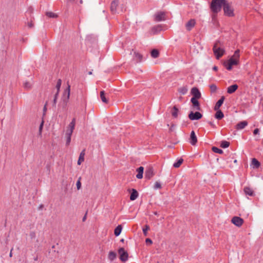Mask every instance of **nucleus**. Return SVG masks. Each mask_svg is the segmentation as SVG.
Instances as JSON below:
<instances>
[{
  "label": "nucleus",
  "instance_id": "nucleus-1",
  "mask_svg": "<svg viewBox=\"0 0 263 263\" xmlns=\"http://www.w3.org/2000/svg\"><path fill=\"white\" fill-rule=\"evenodd\" d=\"M70 86L68 85L65 93L63 95L62 101L58 105V113L60 114V117L63 115H67V104L70 97Z\"/></svg>",
  "mask_w": 263,
  "mask_h": 263
},
{
  "label": "nucleus",
  "instance_id": "nucleus-2",
  "mask_svg": "<svg viewBox=\"0 0 263 263\" xmlns=\"http://www.w3.org/2000/svg\"><path fill=\"white\" fill-rule=\"evenodd\" d=\"M227 2V0H212L210 6L211 10L214 13H218Z\"/></svg>",
  "mask_w": 263,
  "mask_h": 263
},
{
  "label": "nucleus",
  "instance_id": "nucleus-3",
  "mask_svg": "<svg viewBox=\"0 0 263 263\" xmlns=\"http://www.w3.org/2000/svg\"><path fill=\"white\" fill-rule=\"evenodd\" d=\"M223 9L226 15L229 17L234 16V9L228 2L223 6Z\"/></svg>",
  "mask_w": 263,
  "mask_h": 263
},
{
  "label": "nucleus",
  "instance_id": "nucleus-4",
  "mask_svg": "<svg viewBox=\"0 0 263 263\" xmlns=\"http://www.w3.org/2000/svg\"><path fill=\"white\" fill-rule=\"evenodd\" d=\"M118 253L119 254V258L122 261L125 262L127 260L128 254L123 248H120L118 250Z\"/></svg>",
  "mask_w": 263,
  "mask_h": 263
},
{
  "label": "nucleus",
  "instance_id": "nucleus-5",
  "mask_svg": "<svg viewBox=\"0 0 263 263\" xmlns=\"http://www.w3.org/2000/svg\"><path fill=\"white\" fill-rule=\"evenodd\" d=\"M213 50L217 59L221 58L224 53V50L220 47H217L216 45H214Z\"/></svg>",
  "mask_w": 263,
  "mask_h": 263
},
{
  "label": "nucleus",
  "instance_id": "nucleus-6",
  "mask_svg": "<svg viewBox=\"0 0 263 263\" xmlns=\"http://www.w3.org/2000/svg\"><path fill=\"white\" fill-rule=\"evenodd\" d=\"M202 117V115L199 111H191L189 114V118L191 120H198Z\"/></svg>",
  "mask_w": 263,
  "mask_h": 263
},
{
  "label": "nucleus",
  "instance_id": "nucleus-7",
  "mask_svg": "<svg viewBox=\"0 0 263 263\" xmlns=\"http://www.w3.org/2000/svg\"><path fill=\"white\" fill-rule=\"evenodd\" d=\"M154 20L156 22L165 20V13L163 11L158 12L154 15Z\"/></svg>",
  "mask_w": 263,
  "mask_h": 263
},
{
  "label": "nucleus",
  "instance_id": "nucleus-8",
  "mask_svg": "<svg viewBox=\"0 0 263 263\" xmlns=\"http://www.w3.org/2000/svg\"><path fill=\"white\" fill-rule=\"evenodd\" d=\"M231 222L236 226L240 227L243 224V220L239 217L234 216L232 218Z\"/></svg>",
  "mask_w": 263,
  "mask_h": 263
},
{
  "label": "nucleus",
  "instance_id": "nucleus-9",
  "mask_svg": "<svg viewBox=\"0 0 263 263\" xmlns=\"http://www.w3.org/2000/svg\"><path fill=\"white\" fill-rule=\"evenodd\" d=\"M198 99H196L195 98H192L191 99V102L192 103L193 109L197 110H200L201 108L200 106L199 102L198 101Z\"/></svg>",
  "mask_w": 263,
  "mask_h": 263
},
{
  "label": "nucleus",
  "instance_id": "nucleus-10",
  "mask_svg": "<svg viewBox=\"0 0 263 263\" xmlns=\"http://www.w3.org/2000/svg\"><path fill=\"white\" fill-rule=\"evenodd\" d=\"M191 94L193 95L192 98L196 99H200L201 97V93L197 87H193L191 89Z\"/></svg>",
  "mask_w": 263,
  "mask_h": 263
},
{
  "label": "nucleus",
  "instance_id": "nucleus-11",
  "mask_svg": "<svg viewBox=\"0 0 263 263\" xmlns=\"http://www.w3.org/2000/svg\"><path fill=\"white\" fill-rule=\"evenodd\" d=\"M154 175V173L152 167H148L146 170L145 172V178L146 179L149 180L151 179Z\"/></svg>",
  "mask_w": 263,
  "mask_h": 263
},
{
  "label": "nucleus",
  "instance_id": "nucleus-12",
  "mask_svg": "<svg viewBox=\"0 0 263 263\" xmlns=\"http://www.w3.org/2000/svg\"><path fill=\"white\" fill-rule=\"evenodd\" d=\"M197 142V138L194 131H192L190 137V143L192 145H195Z\"/></svg>",
  "mask_w": 263,
  "mask_h": 263
},
{
  "label": "nucleus",
  "instance_id": "nucleus-13",
  "mask_svg": "<svg viewBox=\"0 0 263 263\" xmlns=\"http://www.w3.org/2000/svg\"><path fill=\"white\" fill-rule=\"evenodd\" d=\"M119 0H114L111 2L110 5V11L112 13H116L117 11V7L118 5Z\"/></svg>",
  "mask_w": 263,
  "mask_h": 263
},
{
  "label": "nucleus",
  "instance_id": "nucleus-14",
  "mask_svg": "<svg viewBox=\"0 0 263 263\" xmlns=\"http://www.w3.org/2000/svg\"><path fill=\"white\" fill-rule=\"evenodd\" d=\"M196 24V21L194 19H191L189 20L185 25L186 29L188 31L191 30V29L195 26Z\"/></svg>",
  "mask_w": 263,
  "mask_h": 263
},
{
  "label": "nucleus",
  "instance_id": "nucleus-15",
  "mask_svg": "<svg viewBox=\"0 0 263 263\" xmlns=\"http://www.w3.org/2000/svg\"><path fill=\"white\" fill-rule=\"evenodd\" d=\"M224 99L225 97L224 96H222L220 99L216 102L214 108L215 110H218L219 109V108L223 103Z\"/></svg>",
  "mask_w": 263,
  "mask_h": 263
},
{
  "label": "nucleus",
  "instance_id": "nucleus-16",
  "mask_svg": "<svg viewBox=\"0 0 263 263\" xmlns=\"http://www.w3.org/2000/svg\"><path fill=\"white\" fill-rule=\"evenodd\" d=\"M248 122L246 121H243L239 122L236 125V128L237 130L242 129L245 128L246 126L248 125Z\"/></svg>",
  "mask_w": 263,
  "mask_h": 263
},
{
  "label": "nucleus",
  "instance_id": "nucleus-17",
  "mask_svg": "<svg viewBox=\"0 0 263 263\" xmlns=\"http://www.w3.org/2000/svg\"><path fill=\"white\" fill-rule=\"evenodd\" d=\"M243 191L246 195L250 196H254L255 195L254 191L249 187H245L243 189Z\"/></svg>",
  "mask_w": 263,
  "mask_h": 263
},
{
  "label": "nucleus",
  "instance_id": "nucleus-18",
  "mask_svg": "<svg viewBox=\"0 0 263 263\" xmlns=\"http://www.w3.org/2000/svg\"><path fill=\"white\" fill-rule=\"evenodd\" d=\"M143 56L141 54L134 51V60L136 61L137 63L141 62L142 61Z\"/></svg>",
  "mask_w": 263,
  "mask_h": 263
},
{
  "label": "nucleus",
  "instance_id": "nucleus-19",
  "mask_svg": "<svg viewBox=\"0 0 263 263\" xmlns=\"http://www.w3.org/2000/svg\"><path fill=\"white\" fill-rule=\"evenodd\" d=\"M238 88V86L237 84H233L227 88V92L229 94L234 93Z\"/></svg>",
  "mask_w": 263,
  "mask_h": 263
},
{
  "label": "nucleus",
  "instance_id": "nucleus-20",
  "mask_svg": "<svg viewBox=\"0 0 263 263\" xmlns=\"http://www.w3.org/2000/svg\"><path fill=\"white\" fill-rule=\"evenodd\" d=\"M136 172L138 173L136 177L138 179H142L143 178L144 167L143 166H140L136 170Z\"/></svg>",
  "mask_w": 263,
  "mask_h": 263
},
{
  "label": "nucleus",
  "instance_id": "nucleus-21",
  "mask_svg": "<svg viewBox=\"0 0 263 263\" xmlns=\"http://www.w3.org/2000/svg\"><path fill=\"white\" fill-rule=\"evenodd\" d=\"M260 166V163L256 159L253 158L251 164V166L253 168H258Z\"/></svg>",
  "mask_w": 263,
  "mask_h": 263
},
{
  "label": "nucleus",
  "instance_id": "nucleus-22",
  "mask_svg": "<svg viewBox=\"0 0 263 263\" xmlns=\"http://www.w3.org/2000/svg\"><path fill=\"white\" fill-rule=\"evenodd\" d=\"M138 196V193L137 191L134 189L132 190V192L130 195V199L132 201L137 199Z\"/></svg>",
  "mask_w": 263,
  "mask_h": 263
},
{
  "label": "nucleus",
  "instance_id": "nucleus-23",
  "mask_svg": "<svg viewBox=\"0 0 263 263\" xmlns=\"http://www.w3.org/2000/svg\"><path fill=\"white\" fill-rule=\"evenodd\" d=\"M171 112L173 118H177L178 117L179 109L176 106H174L172 108Z\"/></svg>",
  "mask_w": 263,
  "mask_h": 263
},
{
  "label": "nucleus",
  "instance_id": "nucleus-24",
  "mask_svg": "<svg viewBox=\"0 0 263 263\" xmlns=\"http://www.w3.org/2000/svg\"><path fill=\"white\" fill-rule=\"evenodd\" d=\"M85 149H83L80 154L79 159L77 162L78 165H80L82 163V162L84 161V156L85 155Z\"/></svg>",
  "mask_w": 263,
  "mask_h": 263
},
{
  "label": "nucleus",
  "instance_id": "nucleus-25",
  "mask_svg": "<svg viewBox=\"0 0 263 263\" xmlns=\"http://www.w3.org/2000/svg\"><path fill=\"white\" fill-rule=\"evenodd\" d=\"M216 112L215 115V118L218 120H221L224 117L223 113L220 109L216 110Z\"/></svg>",
  "mask_w": 263,
  "mask_h": 263
},
{
  "label": "nucleus",
  "instance_id": "nucleus-26",
  "mask_svg": "<svg viewBox=\"0 0 263 263\" xmlns=\"http://www.w3.org/2000/svg\"><path fill=\"white\" fill-rule=\"evenodd\" d=\"M239 60L237 59H235L233 57H231L228 61V62L230 63L232 66L237 65L238 63Z\"/></svg>",
  "mask_w": 263,
  "mask_h": 263
},
{
  "label": "nucleus",
  "instance_id": "nucleus-27",
  "mask_svg": "<svg viewBox=\"0 0 263 263\" xmlns=\"http://www.w3.org/2000/svg\"><path fill=\"white\" fill-rule=\"evenodd\" d=\"M122 229V227L121 225H118L114 230V234L115 236H119L121 233Z\"/></svg>",
  "mask_w": 263,
  "mask_h": 263
},
{
  "label": "nucleus",
  "instance_id": "nucleus-28",
  "mask_svg": "<svg viewBox=\"0 0 263 263\" xmlns=\"http://www.w3.org/2000/svg\"><path fill=\"white\" fill-rule=\"evenodd\" d=\"M117 257V254L116 252L114 251H110L108 254V259L111 260L113 261L116 259Z\"/></svg>",
  "mask_w": 263,
  "mask_h": 263
},
{
  "label": "nucleus",
  "instance_id": "nucleus-29",
  "mask_svg": "<svg viewBox=\"0 0 263 263\" xmlns=\"http://www.w3.org/2000/svg\"><path fill=\"white\" fill-rule=\"evenodd\" d=\"M151 54L153 58H157L159 57V52L157 49H154L151 51Z\"/></svg>",
  "mask_w": 263,
  "mask_h": 263
},
{
  "label": "nucleus",
  "instance_id": "nucleus-30",
  "mask_svg": "<svg viewBox=\"0 0 263 263\" xmlns=\"http://www.w3.org/2000/svg\"><path fill=\"white\" fill-rule=\"evenodd\" d=\"M100 98L103 102L107 103L108 102V100L105 97V93L104 90H102L100 92Z\"/></svg>",
  "mask_w": 263,
  "mask_h": 263
},
{
  "label": "nucleus",
  "instance_id": "nucleus-31",
  "mask_svg": "<svg viewBox=\"0 0 263 263\" xmlns=\"http://www.w3.org/2000/svg\"><path fill=\"white\" fill-rule=\"evenodd\" d=\"M178 92L181 95H185L187 92V88L186 86H183L178 89Z\"/></svg>",
  "mask_w": 263,
  "mask_h": 263
},
{
  "label": "nucleus",
  "instance_id": "nucleus-32",
  "mask_svg": "<svg viewBox=\"0 0 263 263\" xmlns=\"http://www.w3.org/2000/svg\"><path fill=\"white\" fill-rule=\"evenodd\" d=\"M183 160L182 159H179L176 162L173 164V166L175 168L179 167L182 163Z\"/></svg>",
  "mask_w": 263,
  "mask_h": 263
},
{
  "label": "nucleus",
  "instance_id": "nucleus-33",
  "mask_svg": "<svg viewBox=\"0 0 263 263\" xmlns=\"http://www.w3.org/2000/svg\"><path fill=\"white\" fill-rule=\"evenodd\" d=\"M230 146V142L227 141L223 140L222 141L220 144V146L222 148H226Z\"/></svg>",
  "mask_w": 263,
  "mask_h": 263
},
{
  "label": "nucleus",
  "instance_id": "nucleus-34",
  "mask_svg": "<svg viewBox=\"0 0 263 263\" xmlns=\"http://www.w3.org/2000/svg\"><path fill=\"white\" fill-rule=\"evenodd\" d=\"M76 124V119L73 118L71 122L69 123L68 128H70L71 129L73 130L74 129Z\"/></svg>",
  "mask_w": 263,
  "mask_h": 263
},
{
  "label": "nucleus",
  "instance_id": "nucleus-35",
  "mask_svg": "<svg viewBox=\"0 0 263 263\" xmlns=\"http://www.w3.org/2000/svg\"><path fill=\"white\" fill-rule=\"evenodd\" d=\"M161 29V26L160 25L155 26L152 28V31L154 34L157 32V31H160Z\"/></svg>",
  "mask_w": 263,
  "mask_h": 263
},
{
  "label": "nucleus",
  "instance_id": "nucleus-36",
  "mask_svg": "<svg viewBox=\"0 0 263 263\" xmlns=\"http://www.w3.org/2000/svg\"><path fill=\"white\" fill-rule=\"evenodd\" d=\"M212 149L215 153L221 154L223 153V152L222 149H221L217 147H215V146H213L212 147Z\"/></svg>",
  "mask_w": 263,
  "mask_h": 263
},
{
  "label": "nucleus",
  "instance_id": "nucleus-37",
  "mask_svg": "<svg viewBox=\"0 0 263 263\" xmlns=\"http://www.w3.org/2000/svg\"><path fill=\"white\" fill-rule=\"evenodd\" d=\"M46 15L50 18H56L58 17V15L57 14H55L53 12H47L46 13Z\"/></svg>",
  "mask_w": 263,
  "mask_h": 263
},
{
  "label": "nucleus",
  "instance_id": "nucleus-38",
  "mask_svg": "<svg viewBox=\"0 0 263 263\" xmlns=\"http://www.w3.org/2000/svg\"><path fill=\"white\" fill-rule=\"evenodd\" d=\"M24 87L27 90L30 89L32 87V84L29 82H26L24 83Z\"/></svg>",
  "mask_w": 263,
  "mask_h": 263
},
{
  "label": "nucleus",
  "instance_id": "nucleus-39",
  "mask_svg": "<svg viewBox=\"0 0 263 263\" xmlns=\"http://www.w3.org/2000/svg\"><path fill=\"white\" fill-rule=\"evenodd\" d=\"M149 230V227L148 225H145L143 228L142 231L143 234L145 236L147 235V231Z\"/></svg>",
  "mask_w": 263,
  "mask_h": 263
},
{
  "label": "nucleus",
  "instance_id": "nucleus-40",
  "mask_svg": "<svg viewBox=\"0 0 263 263\" xmlns=\"http://www.w3.org/2000/svg\"><path fill=\"white\" fill-rule=\"evenodd\" d=\"M44 123V121L43 120H42L41 123H40V125L39 126V135L40 136L42 135Z\"/></svg>",
  "mask_w": 263,
  "mask_h": 263
},
{
  "label": "nucleus",
  "instance_id": "nucleus-41",
  "mask_svg": "<svg viewBox=\"0 0 263 263\" xmlns=\"http://www.w3.org/2000/svg\"><path fill=\"white\" fill-rule=\"evenodd\" d=\"M239 52H240V50L239 49L236 50L235 51L234 55L232 57H233L234 58L237 59V60H239V56H240Z\"/></svg>",
  "mask_w": 263,
  "mask_h": 263
},
{
  "label": "nucleus",
  "instance_id": "nucleus-42",
  "mask_svg": "<svg viewBox=\"0 0 263 263\" xmlns=\"http://www.w3.org/2000/svg\"><path fill=\"white\" fill-rule=\"evenodd\" d=\"M224 66L226 67L227 70H231L232 69V66L230 63L228 62H225L223 63Z\"/></svg>",
  "mask_w": 263,
  "mask_h": 263
},
{
  "label": "nucleus",
  "instance_id": "nucleus-43",
  "mask_svg": "<svg viewBox=\"0 0 263 263\" xmlns=\"http://www.w3.org/2000/svg\"><path fill=\"white\" fill-rule=\"evenodd\" d=\"M210 88L211 89V91L212 92H214L216 91L217 90V86L215 84H211L210 86Z\"/></svg>",
  "mask_w": 263,
  "mask_h": 263
},
{
  "label": "nucleus",
  "instance_id": "nucleus-44",
  "mask_svg": "<svg viewBox=\"0 0 263 263\" xmlns=\"http://www.w3.org/2000/svg\"><path fill=\"white\" fill-rule=\"evenodd\" d=\"M61 84H62L61 80V79H59L58 80V82H57V85H56V88H57L58 91H60V87H61Z\"/></svg>",
  "mask_w": 263,
  "mask_h": 263
},
{
  "label": "nucleus",
  "instance_id": "nucleus-45",
  "mask_svg": "<svg viewBox=\"0 0 263 263\" xmlns=\"http://www.w3.org/2000/svg\"><path fill=\"white\" fill-rule=\"evenodd\" d=\"M73 131V130L71 129L70 128H68L65 134L66 136H71Z\"/></svg>",
  "mask_w": 263,
  "mask_h": 263
},
{
  "label": "nucleus",
  "instance_id": "nucleus-46",
  "mask_svg": "<svg viewBox=\"0 0 263 263\" xmlns=\"http://www.w3.org/2000/svg\"><path fill=\"white\" fill-rule=\"evenodd\" d=\"M81 177L79 178V180L77 181L76 185L78 190H80L81 187V183L80 181Z\"/></svg>",
  "mask_w": 263,
  "mask_h": 263
},
{
  "label": "nucleus",
  "instance_id": "nucleus-47",
  "mask_svg": "<svg viewBox=\"0 0 263 263\" xmlns=\"http://www.w3.org/2000/svg\"><path fill=\"white\" fill-rule=\"evenodd\" d=\"M29 236H30L31 239H34L36 237V234H35V232L31 231L30 233Z\"/></svg>",
  "mask_w": 263,
  "mask_h": 263
},
{
  "label": "nucleus",
  "instance_id": "nucleus-48",
  "mask_svg": "<svg viewBox=\"0 0 263 263\" xmlns=\"http://www.w3.org/2000/svg\"><path fill=\"white\" fill-rule=\"evenodd\" d=\"M66 144L67 145H68L70 143V141H71V136H66Z\"/></svg>",
  "mask_w": 263,
  "mask_h": 263
},
{
  "label": "nucleus",
  "instance_id": "nucleus-49",
  "mask_svg": "<svg viewBox=\"0 0 263 263\" xmlns=\"http://www.w3.org/2000/svg\"><path fill=\"white\" fill-rule=\"evenodd\" d=\"M161 187V184L159 182H158L157 181L155 182V185H154L155 189H160Z\"/></svg>",
  "mask_w": 263,
  "mask_h": 263
},
{
  "label": "nucleus",
  "instance_id": "nucleus-50",
  "mask_svg": "<svg viewBox=\"0 0 263 263\" xmlns=\"http://www.w3.org/2000/svg\"><path fill=\"white\" fill-rule=\"evenodd\" d=\"M145 242L147 245H152L153 243V241L150 238H146L145 240Z\"/></svg>",
  "mask_w": 263,
  "mask_h": 263
},
{
  "label": "nucleus",
  "instance_id": "nucleus-51",
  "mask_svg": "<svg viewBox=\"0 0 263 263\" xmlns=\"http://www.w3.org/2000/svg\"><path fill=\"white\" fill-rule=\"evenodd\" d=\"M259 133V129L258 128H255L253 131V134L254 135H257Z\"/></svg>",
  "mask_w": 263,
  "mask_h": 263
},
{
  "label": "nucleus",
  "instance_id": "nucleus-52",
  "mask_svg": "<svg viewBox=\"0 0 263 263\" xmlns=\"http://www.w3.org/2000/svg\"><path fill=\"white\" fill-rule=\"evenodd\" d=\"M57 102V98H54L53 100V105H52V106L53 107L56 106Z\"/></svg>",
  "mask_w": 263,
  "mask_h": 263
},
{
  "label": "nucleus",
  "instance_id": "nucleus-53",
  "mask_svg": "<svg viewBox=\"0 0 263 263\" xmlns=\"http://www.w3.org/2000/svg\"><path fill=\"white\" fill-rule=\"evenodd\" d=\"M208 123L213 128H216V126L214 124V123L213 122H211V121H209L208 122Z\"/></svg>",
  "mask_w": 263,
  "mask_h": 263
},
{
  "label": "nucleus",
  "instance_id": "nucleus-54",
  "mask_svg": "<svg viewBox=\"0 0 263 263\" xmlns=\"http://www.w3.org/2000/svg\"><path fill=\"white\" fill-rule=\"evenodd\" d=\"M47 102H46L44 106V108H43V112H44V114H45L46 111H47Z\"/></svg>",
  "mask_w": 263,
  "mask_h": 263
},
{
  "label": "nucleus",
  "instance_id": "nucleus-55",
  "mask_svg": "<svg viewBox=\"0 0 263 263\" xmlns=\"http://www.w3.org/2000/svg\"><path fill=\"white\" fill-rule=\"evenodd\" d=\"M87 214V212H86L85 215L83 216V217L82 218V221L83 222L85 221L86 219Z\"/></svg>",
  "mask_w": 263,
  "mask_h": 263
},
{
  "label": "nucleus",
  "instance_id": "nucleus-56",
  "mask_svg": "<svg viewBox=\"0 0 263 263\" xmlns=\"http://www.w3.org/2000/svg\"><path fill=\"white\" fill-rule=\"evenodd\" d=\"M59 91H57V92L55 93V94L54 95V98H57L58 99V95H59Z\"/></svg>",
  "mask_w": 263,
  "mask_h": 263
},
{
  "label": "nucleus",
  "instance_id": "nucleus-57",
  "mask_svg": "<svg viewBox=\"0 0 263 263\" xmlns=\"http://www.w3.org/2000/svg\"><path fill=\"white\" fill-rule=\"evenodd\" d=\"M67 2L69 3L73 4L74 3L75 0H67Z\"/></svg>",
  "mask_w": 263,
  "mask_h": 263
},
{
  "label": "nucleus",
  "instance_id": "nucleus-58",
  "mask_svg": "<svg viewBox=\"0 0 263 263\" xmlns=\"http://www.w3.org/2000/svg\"><path fill=\"white\" fill-rule=\"evenodd\" d=\"M28 26L29 28H32L33 26V24L31 22L28 23Z\"/></svg>",
  "mask_w": 263,
  "mask_h": 263
},
{
  "label": "nucleus",
  "instance_id": "nucleus-59",
  "mask_svg": "<svg viewBox=\"0 0 263 263\" xmlns=\"http://www.w3.org/2000/svg\"><path fill=\"white\" fill-rule=\"evenodd\" d=\"M213 70H214V71H217L218 70V67L216 66H214L213 67Z\"/></svg>",
  "mask_w": 263,
  "mask_h": 263
},
{
  "label": "nucleus",
  "instance_id": "nucleus-60",
  "mask_svg": "<svg viewBox=\"0 0 263 263\" xmlns=\"http://www.w3.org/2000/svg\"><path fill=\"white\" fill-rule=\"evenodd\" d=\"M12 249L11 250L10 254H9L10 257H12Z\"/></svg>",
  "mask_w": 263,
  "mask_h": 263
},
{
  "label": "nucleus",
  "instance_id": "nucleus-61",
  "mask_svg": "<svg viewBox=\"0 0 263 263\" xmlns=\"http://www.w3.org/2000/svg\"><path fill=\"white\" fill-rule=\"evenodd\" d=\"M43 204H41L40 205V206L39 207V209H40V210L42 209L43 208Z\"/></svg>",
  "mask_w": 263,
  "mask_h": 263
},
{
  "label": "nucleus",
  "instance_id": "nucleus-62",
  "mask_svg": "<svg viewBox=\"0 0 263 263\" xmlns=\"http://www.w3.org/2000/svg\"><path fill=\"white\" fill-rule=\"evenodd\" d=\"M37 259H38V257H37V256H36V257H35L34 258V260H35V261H37Z\"/></svg>",
  "mask_w": 263,
  "mask_h": 263
},
{
  "label": "nucleus",
  "instance_id": "nucleus-63",
  "mask_svg": "<svg viewBox=\"0 0 263 263\" xmlns=\"http://www.w3.org/2000/svg\"><path fill=\"white\" fill-rule=\"evenodd\" d=\"M154 214H155V215H158V213H157V212H154Z\"/></svg>",
  "mask_w": 263,
  "mask_h": 263
},
{
  "label": "nucleus",
  "instance_id": "nucleus-64",
  "mask_svg": "<svg viewBox=\"0 0 263 263\" xmlns=\"http://www.w3.org/2000/svg\"><path fill=\"white\" fill-rule=\"evenodd\" d=\"M88 74H92V72H91V71H89V72H88Z\"/></svg>",
  "mask_w": 263,
  "mask_h": 263
}]
</instances>
